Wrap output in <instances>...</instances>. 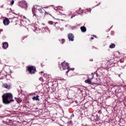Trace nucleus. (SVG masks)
Returning <instances> with one entry per match:
<instances>
[{
    "mask_svg": "<svg viewBox=\"0 0 126 126\" xmlns=\"http://www.w3.org/2000/svg\"><path fill=\"white\" fill-rule=\"evenodd\" d=\"M24 18H26L25 17V16H24Z\"/></svg>",
    "mask_w": 126,
    "mask_h": 126,
    "instance_id": "obj_49",
    "label": "nucleus"
},
{
    "mask_svg": "<svg viewBox=\"0 0 126 126\" xmlns=\"http://www.w3.org/2000/svg\"><path fill=\"white\" fill-rule=\"evenodd\" d=\"M100 4H101V3L99 2L95 6H99V5H100Z\"/></svg>",
    "mask_w": 126,
    "mask_h": 126,
    "instance_id": "obj_28",
    "label": "nucleus"
},
{
    "mask_svg": "<svg viewBox=\"0 0 126 126\" xmlns=\"http://www.w3.org/2000/svg\"><path fill=\"white\" fill-rule=\"evenodd\" d=\"M92 78L89 79V78H88V79L86 80L85 81V82L86 83H88V84H91V85H98L100 83V81L101 80L99 78H95V80H96L95 82H93L91 80H92Z\"/></svg>",
    "mask_w": 126,
    "mask_h": 126,
    "instance_id": "obj_3",
    "label": "nucleus"
},
{
    "mask_svg": "<svg viewBox=\"0 0 126 126\" xmlns=\"http://www.w3.org/2000/svg\"><path fill=\"white\" fill-rule=\"evenodd\" d=\"M91 40H94V37H91Z\"/></svg>",
    "mask_w": 126,
    "mask_h": 126,
    "instance_id": "obj_35",
    "label": "nucleus"
},
{
    "mask_svg": "<svg viewBox=\"0 0 126 126\" xmlns=\"http://www.w3.org/2000/svg\"><path fill=\"white\" fill-rule=\"evenodd\" d=\"M59 7H60V6H59L58 7H57V8H59Z\"/></svg>",
    "mask_w": 126,
    "mask_h": 126,
    "instance_id": "obj_46",
    "label": "nucleus"
},
{
    "mask_svg": "<svg viewBox=\"0 0 126 126\" xmlns=\"http://www.w3.org/2000/svg\"><path fill=\"white\" fill-rule=\"evenodd\" d=\"M112 27H113V26H112V27H111V28H112Z\"/></svg>",
    "mask_w": 126,
    "mask_h": 126,
    "instance_id": "obj_52",
    "label": "nucleus"
},
{
    "mask_svg": "<svg viewBox=\"0 0 126 126\" xmlns=\"http://www.w3.org/2000/svg\"><path fill=\"white\" fill-rule=\"evenodd\" d=\"M19 5L21 6L22 8H25V9L27 10V8H28V4H27V2H26V1H21L19 3Z\"/></svg>",
    "mask_w": 126,
    "mask_h": 126,
    "instance_id": "obj_4",
    "label": "nucleus"
},
{
    "mask_svg": "<svg viewBox=\"0 0 126 126\" xmlns=\"http://www.w3.org/2000/svg\"><path fill=\"white\" fill-rule=\"evenodd\" d=\"M43 8H48V7H44Z\"/></svg>",
    "mask_w": 126,
    "mask_h": 126,
    "instance_id": "obj_44",
    "label": "nucleus"
},
{
    "mask_svg": "<svg viewBox=\"0 0 126 126\" xmlns=\"http://www.w3.org/2000/svg\"><path fill=\"white\" fill-rule=\"evenodd\" d=\"M38 10L40 13H42L43 12L42 11V8L38 9Z\"/></svg>",
    "mask_w": 126,
    "mask_h": 126,
    "instance_id": "obj_23",
    "label": "nucleus"
},
{
    "mask_svg": "<svg viewBox=\"0 0 126 126\" xmlns=\"http://www.w3.org/2000/svg\"><path fill=\"white\" fill-rule=\"evenodd\" d=\"M2 48L4 50L6 49H7L8 48V43L5 42H3L2 43Z\"/></svg>",
    "mask_w": 126,
    "mask_h": 126,
    "instance_id": "obj_10",
    "label": "nucleus"
},
{
    "mask_svg": "<svg viewBox=\"0 0 126 126\" xmlns=\"http://www.w3.org/2000/svg\"><path fill=\"white\" fill-rule=\"evenodd\" d=\"M16 101L17 102V103H21L22 102V100H21V98H16Z\"/></svg>",
    "mask_w": 126,
    "mask_h": 126,
    "instance_id": "obj_18",
    "label": "nucleus"
},
{
    "mask_svg": "<svg viewBox=\"0 0 126 126\" xmlns=\"http://www.w3.org/2000/svg\"><path fill=\"white\" fill-rule=\"evenodd\" d=\"M13 13H14V14H16L15 13L13 12Z\"/></svg>",
    "mask_w": 126,
    "mask_h": 126,
    "instance_id": "obj_47",
    "label": "nucleus"
},
{
    "mask_svg": "<svg viewBox=\"0 0 126 126\" xmlns=\"http://www.w3.org/2000/svg\"><path fill=\"white\" fill-rule=\"evenodd\" d=\"M115 47H116V45L115 44H114V43L111 44L109 46L110 49H114V48H115Z\"/></svg>",
    "mask_w": 126,
    "mask_h": 126,
    "instance_id": "obj_17",
    "label": "nucleus"
},
{
    "mask_svg": "<svg viewBox=\"0 0 126 126\" xmlns=\"http://www.w3.org/2000/svg\"><path fill=\"white\" fill-rule=\"evenodd\" d=\"M73 117H74V114H72L71 115V118H73Z\"/></svg>",
    "mask_w": 126,
    "mask_h": 126,
    "instance_id": "obj_31",
    "label": "nucleus"
},
{
    "mask_svg": "<svg viewBox=\"0 0 126 126\" xmlns=\"http://www.w3.org/2000/svg\"><path fill=\"white\" fill-rule=\"evenodd\" d=\"M68 38L69 41H71V42H73L74 41V35L73 34L70 33L68 34Z\"/></svg>",
    "mask_w": 126,
    "mask_h": 126,
    "instance_id": "obj_7",
    "label": "nucleus"
},
{
    "mask_svg": "<svg viewBox=\"0 0 126 126\" xmlns=\"http://www.w3.org/2000/svg\"><path fill=\"white\" fill-rule=\"evenodd\" d=\"M28 71L31 74H34L36 72V67L33 66H29L28 67Z\"/></svg>",
    "mask_w": 126,
    "mask_h": 126,
    "instance_id": "obj_5",
    "label": "nucleus"
},
{
    "mask_svg": "<svg viewBox=\"0 0 126 126\" xmlns=\"http://www.w3.org/2000/svg\"><path fill=\"white\" fill-rule=\"evenodd\" d=\"M92 79H93L94 78V74H93V73H92Z\"/></svg>",
    "mask_w": 126,
    "mask_h": 126,
    "instance_id": "obj_26",
    "label": "nucleus"
},
{
    "mask_svg": "<svg viewBox=\"0 0 126 126\" xmlns=\"http://www.w3.org/2000/svg\"><path fill=\"white\" fill-rule=\"evenodd\" d=\"M95 117H96V118L97 121H99V116L98 115V114H96V116H95Z\"/></svg>",
    "mask_w": 126,
    "mask_h": 126,
    "instance_id": "obj_19",
    "label": "nucleus"
},
{
    "mask_svg": "<svg viewBox=\"0 0 126 126\" xmlns=\"http://www.w3.org/2000/svg\"><path fill=\"white\" fill-rule=\"evenodd\" d=\"M40 96L36 95V96L32 97V99L33 101H40V98H39Z\"/></svg>",
    "mask_w": 126,
    "mask_h": 126,
    "instance_id": "obj_11",
    "label": "nucleus"
},
{
    "mask_svg": "<svg viewBox=\"0 0 126 126\" xmlns=\"http://www.w3.org/2000/svg\"><path fill=\"white\" fill-rule=\"evenodd\" d=\"M33 9H36V10H39V8H41V6L35 5L33 6Z\"/></svg>",
    "mask_w": 126,
    "mask_h": 126,
    "instance_id": "obj_13",
    "label": "nucleus"
},
{
    "mask_svg": "<svg viewBox=\"0 0 126 126\" xmlns=\"http://www.w3.org/2000/svg\"><path fill=\"white\" fill-rule=\"evenodd\" d=\"M75 16V15L71 16V19H72V18H73V17H74Z\"/></svg>",
    "mask_w": 126,
    "mask_h": 126,
    "instance_id": "obj_33",
    "label": "nucleus"
},
{
    "mask_svg": "<svg viewBox=\"0 0 126 126\" xmlns=\"http://www.w3.org/2000/svg\"><path fill=\"white\" fill-rule=\"evenodd\" d=\"M0 118H4L3 117H0Z\"/></svg>",
    "mask_w": 126,
    "mask_h": 126,
    "instance_id": "obj_51",
    "label": "nucleus"
},
{
    "mask_svg": "<svg viewBox=\"0 0 126 126\" xmlns=\"http://www.w3.org/2000/svg\"><path fill=\"white\" fill-rule=\"evenodd\" d=\"M77 14H78L79 15H81V14H82V13H78Z\"/></svg>",
    "mask_w": 126,
    "mask_h": 126,
    "instance_id": "obj_36",
    "label": "nucleus"
},
{
    "mask_svg": "<svg viewBox=\"0 0 126 126\" xmlns=\"http://www.w3.org/2000/svg\"><path fill=\"white\" fill-rule=\"evenodd\" d=\"M43 71H41V73H43Z\"/></svg>",
    "mask_w": 126,
    "mask_h": 126,
    "instance_id": "obj_50",
    "label": "nucleus"
},
{
    "mask_svg": "<svg viewBox=\"0 0 126 126\" xmlns=\"http://www.w3.org/2000/svg\"><path fill=\"white\" fill-rule=\"evenodd\" d=\"M0 32H2V31H3V30L0 29Z\"/></svg>",
    "mask_w": 126,
    "mask_h": 126,
    "instance_id": "obj_37",
    "label": "nucleus"
},
{
    "mask_svg": "<svg viewBox=\"0 0 126 126\" xmlns=\"http://www.w3.org/2000/svg\"><path fill=\"white\" fill-rule=\"evenodd\" d=\"M32 14L33 15V17H34V18H37V17H38V15H37V14H36V13H35V11H34L33 8H32Z\"/></svg>",
    "mask_w": 126,
    "mask_h": 126,
    "instance_id": "obj_14",
    "label": "nucleus"
},
{
    "mask_svg": "<svg viewBox=\"0 0 126 126\" xmlns=\"http://www.w3.org/2000/svg\"><path fill=\"white\" fill-rule=\"evenodd\" d=\"M94 74H95L96 77H99V75H98V73L97 72H94Z\"/></svg>",
    "mask_w": 126,
    "mask_h": 126,
    "instance_id": "obj_21",
    "label": "nucleus"
},
{
    "mask_svg": "<svg viewBox=\"0 0 126 126\" xmlns=\"http://www.w3.org/2000/svg\"><path fill=\"white\" fill-rule=\"evenodd\" d=\"M56 10H57V9H55Z\"/></svg>",
    "mask_w": 126,
    "mask_h": 126,
    "instance_id": "obj_53",
    "label": "nucleus"
},
{
    "mask_svg": "<svg viewBox=\"0 0 126 126\" xmlns=\"http://www.w3.org/2000/svg\"><path fill=\"white\" fill-rule=\"evenodd\" d=\"M93 36L94 37V38H97V36L95 35H93Z\"/></svg>",
    "mask_w": 126,
    "mask_h": 126,
    "instance_id": "obj_34",
    "label": "nucleus"
},
{
    "mask_svg": "<svg viewBox=\"0 0 126 126\" xmlns=\"http://www.w3.org/2000/svg\"><path fill=\"white\" fill-rule=\"evenodd\" d=\"M59 41H60V43H61L62 45H63V44H64V42H65V40L63 38L62 39H59Z\"/></svg>",
    "mask_w": 126,
    "mask_h": 126,
    "instance_id": "obj_16",
    "label": "nucleus"
},
{
    "mask_svg": "<svg viewBox=\"0 0 126 126\" xmlns=\"http://www.w3.org/2000/svg\"><path fill=\"white\" fill-rule=\"evenodd\" d=\"M52 86H53V85H52Z\"/></svg>",
    "mask_w": 126,
    "mask_h": 126,
    "instance_id": "obj_54",
    "label": "nucleus"
},
{
    "mask_svg": "<svg viewBox=\"0 0 126 126\" xmlns=\"http://www.w3.org/2000/svg\"><path fill=\"white\" fill-rule=\"evenodd\" d=\"M3 87L4 88H6V89H9V86H8L6 83L3 84Z\"/></svg>",
    "mask_w": 126,
    "mask_h": 126,
    "instance_id": "obj_15",
    "label": "nucleus"
},
{
    "mask_svg": "<svg viewBox=\"0 0 126 126\" xmlns=\"http://www.w3.org/2000/svg\"><path fill=\"white\" fill-rule=\"evenodd\" d=\"M56 30H59L60 29V27H56Z\"/></svg>",
    "mask_w": 126,
    "mask_h": 126,
    "instance_id": "obj_32",
    "label": "nucleus"
},
{
    "mask_svg": "<svg viewBox=\"0 0 126 126\" xmlns=\"http://www.w3.org/2000/svg\"><path fill=\"white\" fill-rule=\"evenodd\" d=\"M60 29L61 31H63V30H64L63 28H61Z\"/></svg>",
    "mask_w": 126,
    "mask_h": 126,
    "instance_id": "obj_29",
    "label": "nucleus"
},
{
    "mask_svg": "<svg viewBox=\"0 0 126 126\" xmlns=\"http://www.w3.org/2000/svg\"><path fill=\"white\" fill-rule=\"evenodd\" d=\"M61 70H65V69H67V71H66V74L69 72V65H68V63H65V61L61 63V66H60Z\"/></svg>",
    "mask_w": 126,
    "mask_h": 126,
    "instance_id": "obj_2",
    "label": "nucleus"
},
{
    "mask_svg": "<svg viewBox=\"0 0 126 126\" xmlns=\"http://www.w3.org/2000/svg\"><path fill=\"white\" fill-rule=\"evenodd\" d=\"M48 23H49V24H51V25H53V22H52V21H49Z\"/></svg>",
    "mask_w": 126,
    "mask_h": 126,
    "instance_id": "obj_25",
    "label": "nucleus"
},
{
    "mask_svg": "<svg viewBox=\"0 0 126 126\" xmlns=\"http://www.w3.org/2000/svg\"><path fill=\"white\" fill-rule=\"evenodd\" d=\"M78 91H80V92H82V91H81V90H80V89L78 88L77 90Z\"/></svg>",
    "mask_w": 126,
    "mask_h": 126,
    "instance_id": "obj_30",
    "label": "nucleus"
},
{
    "mask_svg": "<svg viewBox=\"0 0 126 126\" xmlns=\"http://www.w3.org/2000/svg\"><path fill=\"white\" fill-rule=\"evenodd\" d=\"M118 76H119V77H121V74H119L118 75Z\"/></svg>",
    "mask_w": 126,
    "mask_h": 126,
    "instance_id": "obj_40",
    "label": "nucleus"
},
{
    "mask_svg": "<svg viewBox=\"0 0 126 126\" xmlns=\"http://www.w3.org/2000/svg\"><path fill=\"white\" fill-rule=\"evenodd\" d=\"M52 17H53L54 19H56V18H55V17L52 16Z\"/></svg>",
    "mask_w": 126,
    "mask_h": 126,
    "instance_id": "obj_42",
    "label": "nucleus"
},
{
    "mask_svg": "<svg viewBox=\"0 0 126 126\" xmlns=\"http://www.w3.org/2000/svg\"><path fill=\"white\" fill-rule=\"evenodd\" d=\"M75 103H77V101H75Z\"/></svg>",
    "mask_w": 126,
    "mask_h": 126,
    "instance_id": "obj_48",
    "label": "nucleus"
},
{
    "mask_svg": "<svg viewBox=\"0 0 126 126\" xmlns=\"http://www.w3.org/2000/svg\"><path fill=\"white\" fill-rule=\"evenodd\" d=\"M69 69H70L69 70V71H70V70H72V71H73V70H74V68H70V67H69Z\"/></svg>",
    "mask_w": 126,
    "mask_h": 126,
    "instance_id": "obj_20",
    "label": "nucleus"
},
{
    "mask_svg": "<svg viewBox=\"0 0 126 126\" xmlns=\"http://www.w3.org/2000/svg\"><path fill=\"white\" fill-rule=\"evenodd\" d=\"M3 23L4 25L6 26L8 25L9 24V23H10V21H9V20L8 19V18H6L3 21Z\"/></svg>",
    "mask_w": 126,
    "mask_h": 126,
    "instance_id": "obj_8",
    "label": "nucleus"
},
{
    "mask_svg": "<svg viewBox=\"0 0 126 126\" xmlns=\"http://www.w3.org/2000/svg\"><path fill=\"white\" fill-rule=\"evenodd\" d=\"M65 27H67V28H68L70 30H74V29H76V27L75 26H71L69 25H66L65 26Z\"/></svg>",
    "mask_w": 126,
    "mask_h": 126,
    "instance_id": "obj_9",
    "label": "nucleus"
},
{
    "mask_svg": "<svg viewBox=\"0 0 126 126\" xmlns=\"http://www.w3.org/2000/svg\"><path fill=\"white\" fill-rule=\"evenodd\" d=\"M49 15H50L51 17L53 16H52V15L51 14H49Z\"/></svg>",
    "mask_w": 126,
    "mask_h": 126,
    "instance_id": "obj_41",
    "label": "nucleus"
},
{
    "mask_svg": "<svg viewBox=\"0 0 126 126\" xmlns=\"http://www.w3.org/2000/svg\"><path fill=\"white\" fill-rule=\"evenodd\" d=\"M45 14H49L48 12L45 11Z\"/></svg>",
    "mask_w": 126,
    "mask_h": 126,
    "instance_id": "obj_39",
    "label": "nucleus"
},
{
    "mask_svg": "<svg viewBox=\"0 0 126 126\" xmlns=\"http://www.w3.org/2000/svg\"><path fill=\"white\" fill-rule=\"evenodd\" d=\"M90 62H93V59H91L90 60Z\"/></svg>",
    "mask_w": 126,
    "mask_h": 126,
    "instance_id": "obj_38",
    "label": "nucleus"
},
{
    "mask_svg": "<svg viewBox=\"0 0 126 126\" xmlns=\"http://www.w3.org/2000/svg\"><path fill=\"white\" fill-rule=\"evenodd\" d=\"M44 29H45V30H48L49 33H51V32H50V30L48 28H45Z\"/></svg>",
    "mask_w": 126,
    "mask_h": 126,
    "instance_id": "obj_22",
    "label": "nucleus"
},
{
    "mask_svg": "<svg viewBox=\"0 0 126 126\" xmlns=\"http://www.w3.org/2000/svg\"><path fill=\"white\" fill-rule=\"evenodd\" d=\"M39 80H40V81H43V80H44V79H43V78H42V77H40V78H39Z\"/></svg>",
    "mask_w": 126,
    "mask_h": 126,
    "instance_id": "obj_27",
    "label": "nucleus"
},
{
    "mask_svg": "<svg viewBox=\"0 0 126 126\" xmlns=\"http://www.w3.org/2000/svg\"><path fill=\"white\" fill-rule=\"evenodd\" d=\"M80 29L81 30V32H83V33H85V32H86V27L85 26H82L80 28Z\"/></svg>",
    "mask_w": 126,
    "mask_h": 126,
    "instance_id": "obj_12",
    "label": "nucleus"
},
{
    "mask_svg": "<svg viewBox=\"0 0 126 126\" xmlns=\"http://www.w3.org/2000/svg\"><path fill=\"white\" fill-rule=\"evenodd\" d=\"M57 23H58L57 22L55 23L54 26H56V24H57Z\"/></svg>",
    "mask_w": 126,
    "mask_h": 126,
    "instance_id": "obj_43",
    "label": "nucleus"
},
{
    "mask_svg": "<svg viewBox=\"0 0 126 126\" xmlns=\"http://www.w3.org/2000/svg\"><path fill=\"white\" fill-rule=\"evenodd\" d=\"M2 97L3 103H4V104H10L11 102H13L14 101V100L12 99L13 96L11 94L7 93L3 94L2 95Z\"/></svg>",
    "mask_w": 126,
    "mask_h": 126,
    "instance_id": "obj_1",
    "label": "nucleus"
},
{
    "mask_svg": "<svg viewBox=\"0 0 126 126\" xmlns=\"http://www.w3.org/2000/svg\"><path fill=\"white\" fill-rule=\"evenodd\" d=\"M11 4H14V0H12L11 2Z\"/></svg>",
    "mask_w": 126,
    "mask_h": 126,
    "instance_id": "obj_24",
    "label": "nucleus"
},
{
    "mask_svg": "<svg viewBox=\"0 0 126 126\" xmlns=\"http://www.w3.org/2000/svg\"><path fill=\"white\" fill-rule=\"evenodd\" d=\"M50 6H54V5H50Z\"/></svg>",
    "mask_w": 126,
    "mask_h": 126,
    "instance_id": "obj_45",
    "label": "nucleus"
},
{
    "mask_svg": "<svg viewBox=\"0 0 126 126\" xmlns=\"http://www.w3.org/2000/svg\"><path fill=\"white\" fill-rule=\"evenodd\" d=\"M78 12H80L81 13H86V14H87L88 12H91V9L90 8L89 10L87 9L86 11L85 10H81V8H80L79 11H76L77 13H78Z\"/></svg>",
    "mask_w": 126,
    "mask_h": 126,
    "instance_id": "obj_6",
    "label": "nucleus"
}]
</instances>
